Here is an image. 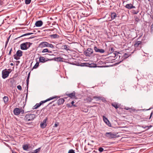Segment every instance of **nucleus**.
<instances>
[{"label": "nucleus", "mask_w": 153, "mask_h": 153, "mask_svg": "<svg viewBox=\"0 0 153 153\" xmlns=\"http://www.w3.org/2000/svg\"><path fill=\"white\" fill-rule=\"evenodd\" d=\"M130 108H129L128 107H126V108H125V109L126 110H129V109H130Z\"/></svg>", "instance_id": "603ef678"}, {"label": "nucleus", "mask_w": 153, "mask_h": 153, "mask_svg": "<svg viewBox=\"0 0 153 153\" xmlns=\"http://www.w3.org/2000/svg\"><path fill=\"white\" fill-rule=\"evenodd\" d=\"M109 51L110 52V53H113L114 52H116L114 51V48H111L109 49Z\"/></svg>", "instance_id": "bb28decb"}, {"label": "nucleus", "mask_w": 153, "mask_h": 153, "mask_svg": "<svg viewBox=\"0 0 153 153\" xmlns=\"http://www.w3.org/2000/svg\"><path fill=\"white\" fill-rule=\"evenodd\" d=\"M138 13V11H135L134 10L133 11V13L134 14H137Z\"/></svg>", "instance_id": "a19ab883"}, {"label": "nucleus", "mask_w": 153, "mask_h": 153, "mask_svg": "<svg viewBox=\"0 0 153 153\" xmlns=\"http://www.w3.org/2000/svg\"><path fill=\"white\" fill-rule=\"evenodd\" d=\"M152 114H153V111H152L151 112V114H150V117L149 118V119H150L151 118V117Z\"/></svg>", "instance_id": "37998d69"}, {"label": "nucleus", "mask_w": 153, "mask_h": 153, "mask_svg": "<svg viewBox=\"0 0 153 153\" xmlns=\"http://www.w3.org/2000/svg\"><path fill=\"white\" fill-rule=\"evenodd\" d=\"M27 33V35H29L32 34H33V33Z\"/></svg>", "instance_id": "49530a36"}, {"label": "nucleus", "mask_w": 153, "mask_h": 153, "mask_svg": "<svg viewBox=\"0 0 153 153\" xmlns=\"http://www.w3.org/2000/svg\"><path fill=\"white\" fill-rule=\"evenodd\" d=\"M43 24V22L41 20L38 21L36 22L35 25L37 27H40L42 26Z\"/></svg>", "instance_id": "9b49d317"}, {"label": "nucleus", "mask_w": 153, "mask_h": 153, "mask_svg": "<svg viewBox=\"0 0 153 153\" xmlns=\"http://www.w3.org/2000/svg\"><path fill=\"white\" fill-rule=\"evenodd\" d=\"M12 153H17L16 152H15L14 151H13V150H12Z\"/></svg>", "instance_id": "6e6d98bb"}, {"label": "nucleus", "mask_w": 153, "mask_h": 153, "mask_svg": "<svg viewBox=\"0 0 153 153\" xmlns=\"http://www.w3.org/2000/svg\"><path fill=\"white\" fill-rule=\"evenodd\" d=\"M48 53H52V51H49L48 50Z\"/></svg>", "instance_id": "13d9d810"}, {"label": "nucleus", "mask_w": 153, "mask_h": 153, "mask_svg": "<svg viewBox=\"0 0 153 153\" xmlns=\"http://www.w3.org/2000/svg\"><path fill=\"white\" fill-rule=\"evenodd\" d=\"M152 126L151 125H150V126H147V127H148L149 128H151V127H152Z\"/></svg>", "instance_id": "864d4df0"}, {"label": "nucleus", "mask_w": 153, "mask_h": 153, "mask_svg": "<svg viewBox=\"0 0 153 153\" xmlns=\"http://www.w3.org/2000/svg\"><path fill=\"white\" fill-rule=\"evenodd\" d=\"M27 95H26V99H27Z\"/></svg>", "instance_id": "0e129e2a"}, {"label": "nucleus", "mask_w": 153, "mask_h": 153, "mask_svg": "<svg viewBox=\"0 0 153 153\" xmlns=\"http://www.w3.org/2000/svg\"><path fill=\"white\" fill-rule=\"evenodd\" d=\"M80 1L83 3H85V0H80Z\"/></svg>", "instance_id": "8fccbe9b"}, {"label": "nucleus", "mask_w": 153, "mask_h": 153, "mask_svg": "<svg viewBox=\"0 0 153 153\" xmlns=\"http://www.w3.org/2000/svg\"><path fill=\"white\" fill-rule=\"evenodd\" d=\"M142 127L144 129H145L147 127V126L144 127L143 126H142Z\"/></svg>", "instance_id": "bf43d9fd"}, {"label": "nucleus", "mask_w": 153, "mask_h": 153, "mask_svg": "<svg viewBox=\"0 0 153 153\" xmlns=\"http://www.w3.org/2000/svg\"><path fill=\"white\" fill-rule=\"evenodd\" d=\"M51 103H52V102H51L49 104H51Z\"/></svg>", "instance_id": "774afa93"}, {"label": "nucleus", "mask_w": 153, "mask_h": 153, "mask_svg": "<svg viewBox=\"0 0 153 153\" xmlns=\"http://www.w3.org/2000/svg\"><path fill=\"white\" fill-rule=\"evenodd\" d=\"M112 105L116 109H117L118 108V105L117 103H112Z\"/></svg>", "instance_id": "393cba45"}, {"label": "nucleus", "mask_w": 153, "mask_h": 153, "mask_svg": "<svg viewBox=\"0 0 153 153\" xmlns=\"http://www.w3.org/2000/svg\"><path fill=\"white\" fill-rule=\"evenodd\" d=\"M5 103H6L8 101V98L7 97H4L3 98Z\"/></svg>", "instance_id": "412c9836"}, {"label": "nucleus", "mask_w": 153, "mask_h": 153, "mask_svg": "<svg viewBox=\"0 0 153 153\" xmlns=\"http://www.w3.org/2000/svg\"><path fill=\"white\" fill-rule=\"evenodd\" d=\"M111 20H113L117 17V15L115 12H113L111 13Z\"/></svg>", "instance_id": "4468645a"}, {"label": "nucleus", "mask_w": 153, "mask_h": 153, "mask_svg": "<svg viewBox=\"0 0 153 153\" xmlns=\"http://www.w3.org/2000/svg\"><path fill=\"white\" fill-rule=\"evenodd\" d=\"M22 55V52L20 50H18L17 51L16 54L14 55V59L16 60H18L20 59V57Z\"/></svg>", "instance_id": "20e7f679"}, {"label": "nucleus", "mask_w": 153, "mask_h": 153, "mask_svg": "<svg viewBox=\"0 0 153 153\" xmlns=\"http://www.w3.org/2000/svg\"><path fill=\"white\" fill-rule=\"evenodd\" d=\"M25 43L27 46V49L30 47L31 45L32 44V43H30V42H25Z\"/></svg>", "instance_id": "cd10ccee"}, {"label": "nucleus", "mask_w": 153, "mask_h": 153, "mask_svg": "<svg viewBox=\"0 0 153 153\" xmlns=\"http://www.w3.org/2000/svg\"><path fill=\"white\" fill-rule=\"evenodd\" d=\"M13 65V63H11L10 64V65H12H12Z\"/></svg>", "instance_id": "e2e57ef3"}, {"label": "nucleus", "mask_w": 153, "mask_h": 153, "mask_svg": "<svg viewBox=\"0 0 153 153\" xmlns=\"http://www.w3.org/2000/svg\"><path fill=\"white\" fill-rule=\"evenodd\" d=\"M94 49L96 52L100 53H103L105 51L104 50L98 48L96 46L94 47Z\"/></svg>", "instance_id": "0eeeda50"}, {"label": "nucleus", "mask_w": 153, "mask_h": 153, "mask_svg": "<svg viewBox=\"0 0 153 153\" xmlns=\"http://www.w3.org/2000/svg\"><path fill=\"white\" fill-rule=\"evenodd\" d=\"M56 98H57V97L55 96L53 97H50L49 98H48L45 100L41 101L39 103H36V105L33 107V109H37L43 103H45L48 101L53 99H54Z\"/></svg>", "instance_id": "f257e3e1"}, {"label": "nucleus", "mask_w": 153, "mask_h": 153, "mask_svg": "<svg viewBox=\"0 0 153 153\" xmlns=\"http://www.w3.org/2000/svg\"><path fill=\"white\" fill-rule=\"evenodd\" d=\"M125 7L128 9H131L132 8H135V6H133L131 4H126Z\"/></svg>", "instance_id": "2eb2a0df"}, {"label": "nucleus", "mask_w": 153, "mask_h": 153, "mask_svg": "<svg viewBox=\"0 0 153 153\" xmlns=\"http://www.w3.org/2000/svg\"><path fill=\"white\" fill-rule=\"evenodd\" d=\"M9 148H10L11 150H12L11 148V147H10H10H9Z\"/></svg>", "instance_id": "69168bd1"}, {"label": "nucleus", "mask_w": 153, "mask_h": 153, "mask_svg": "<svg viewBox=\"0 0 153 153\" xmlns=\"http://www.w3.org/2000/svg\"><path fill=\"white\" fill-rule=\"evenodd\" d=\"M39 61L42 63H44L45 62V58L42 56H40L39 58Z\"/></svg>", "instance_id": "a211bd4d"}, {"label": "nucleus", "mask_w": 153, "mask_h": 153, "mask_svg": "<svg viewBox=\"0 0 153 153\" xmlns=\"http://www.w3.org/2000/svg\"><path fill=\"white\" fill-rule=\"evenodd\" d=\"M151 32H153V23L152 24L151 27Z\"/></svg>", "instance_id": "58836bf2"}, {"label": "nucleus", "mask_w": 153, "mask_h": 153, "mask_svg": "<svg viewBox=\"0 0 153 153\" xmlns=\"http://www.w3.org/2000/svg\"><path fill=\"white\" fill-rule=\"evenodd\" d=\"M50 37L53 39H56L57 38H59V36L57 35L56 34H52L50 35Z\"/></svg>", "instance_id": "f3484780"}, {"label": "nucleus", "mask_w": 153, "mask_h": 153, "mask_svg": "<svg viewBox=\"0 0 153 153\" xmlns=\"http://www.w3.org/2000/svg\"><path fill=\"white\" fill-rule=\"evenodd\" d=\"M142 42L140 41H137L134 44V46L135 47H137L140 44H141Z\"/></svg>", "instance_id": "6ab92c4d"}, {"label": "nucleus", "mask_w": 153, "mask_h": 153, "mask_svg": "<svg viewBox=\"0 0 153 153\" xmlns=\"http://www.w3.org/2000/svg\"><path fill=\"white\" fill-rule=\"evenodd\" d=\"M93 98L94 99H97V100H99L100 99V97H96V96H95L93 97Z\"/></svg>", "instance_id": "ea45409f"}, {"label": "nucleus", "mask_w": 153, "mask_h": 153, "mask_svg": "<svg viewBox=\"0 0 153 153\" xmlns=\"http://www.w3.org/2000/svg\"><path fill=\"white\" fill-rule=\"evenodd\" d=\"M7 45H6V44L5 45L4 47V48L5 49L6 48L7 46Z\"/></svg>", "instance_id": "052dcab7"}, {"label": "nucleus", "mask_w": 153, "mask_h": 153, "mask_svg": "<svg viewBox=\"0 0 153 153\" xmlns=\"http://www.w3.org/2000/svg\"><path fill=\"white\" fill-rule=\"evenodd\" d=\"M67 105L68 107H71L72 106V105H70L69 104H67Z\"/></svg>", "instance_id": "09e8293b"}, {"label": "nucleus", "mask_w": 153, "mask_h": 153, "mask_svg": "<svg viewBox=\"0 0 153 153\" xmlns=\"http://www.w3.org/2000/svg\"><path fill=\"white\" fill-rule=\"evenodd\" d=\"M31 1V0H25V3L26 4H29Z\"/></svg>", "instance_id": "c756f323"}, {"label": "nucleus", "mask_w": 153, "mask_h": 153, "mask_svg": "<svg viewBox=\"0 0 153 153\" xmlns=\"http://www.w3.org/2000/svg\"><path fill=\"white\" fill-rule=\"evenodd\" d=\"M39 65V63L37 62H36L34 66L33 67V69H36L37 68Z\"/></svg>", "instance_id": "b1692460"}, {"label": "nucleus", "mask_w": 153, "mask_h": 153, "mask_svg": "<svg viewBox=\"0 0 153 153\" xmlns=\"http://www.w3.org/2000/svg\"><path fill=\"white\" fill-rule=\"evenodd\" d=\"M36 115L34 114H26L24 118L25 121L27 122L32 121L35 118Z\"/></svg>", "instance_id": "f03ea898"}, {"label": "nucleus", "mask_w": 153, "mask_h": 153, "mask_svg": "<svg viewBox=\"0 0 153 153\" xmlns=\"http://www.w3.org/2000/svg\"><path fill=\"white\" fill-rule=\"evenodd\" d=\"M105 136L109 139L115 138L117 137L116 134L111 132H106L105 134Z\"/></svg>", "instance_id": "7ed1b4c3"}, {"label": "nucleus", "mask_w": 153, "mask_h": 153, "mask_svg": "<svg viewBox=\"0 0 153 153\" xmlns=\"http://www.w3.org/2000/svg\"><path fill=\"white\" fill-rule=\"evenodd\" d=\"M7 71H8V72H10V73L12 71V70L10 68L7 70Z\"/></svg>", "instance_id": "a18cd8bd"}, {"label": "nucleus", "mask_w": 153, "mask_h": 153, "mask_svg": "<svg viewBox=\"0 0 153 153\" xmlns=\"http://www.w3.org/2000/svg\"><path fill=\"white\" fill-rule=\"evenodd\" d=\"M12 51V48H11L10 51L9 52V53H8V55H11V51Z\"/></svg>", "instance_id": "c03bdc74"}, {"label": "nucleus", "mask_w": 153, "mask_h": 153, "mask_svg": "<svg viewBox=\"0 0 153 153\" xmlns=\"http://www.w3.org/2000/svg\"><path fill=\"white\" fill-rule=\"evenodd\" d=\"M63 48L67 50H69V49L68 48V46L66 45H64L63 46Z\"/></svg>", "instance_id": "2f4dec72"}, {"label": "nucleus", "mask_w": 153, "mask_h": 153, "mask_svg": "<svg viewBox=\"0 0 153 153\" xmlns=\"http://www.w3.org/2000/svg\"><path fill=\"white\" fill-rule=\"evenodd\" d=\"M68 153H75L73 149L70 150Z\"/></svg>", "instance_id": "c9c22d12"}, {"label": "nucleus", "mask_w": 153, "mask_h": 153, "mask_svg": "<svg viewBox=\"0 0 153 153\" xmlns=\"http://www.w3.org/2000/svg\"><path fill=\"white\" fill-rule=\"evenodd\" d=\"M20 48L22 50H26L27 49L25 43L22 44L20 45Z\"/></svg>", "instance_id": "ddd939ff"}, {"label": "nucleus", "mask_w": 153, "mask_h": 153, "mask_svg": "<svg viewBox=\"0 0 153 153\" xmlns=\"http://www.w3.org/2000/svg\"><path fill=\"white\" fill-rule=\"evenodd\" d=\"M74 101H72V102H71V104L73 106H74L75 107H76V106L74 104Z\"/></svg>", "instance_id": "79ce46f5"}, {"label": "nucleus", "mask_w": 153, "mask_h": 153, "mask_svg": "<svg viewBox=\"0 0 153 153\" xmlns=\"http://www.w3.org/2000/svg\"><path fill=\"white\" fill-rule=\"evenodd\" d=\"M84 65L82 66H88L90 67H96V64H90L88 63H85L83 64Z\"/></svg>", "instance_id": "9d476101"}, {"label": "nucleus", "mask_w": 153, "mask_h": 153, "mask_svg": "<svg viewBox=\"0 0 153 153\" xmlns=\"http://www.w3.org/2000/svg\"><path fill=\"white\" fill-rule=\"evenodd\" d=\"M47 119H45L43 121V122L40 123V126L42 128H45L46 126L47 125L46 121Z\"/></svg>", "instance_id": "f8f14e48"}, {"label": "nucleus", "mask_w": 153, "mask_h": 153, "mask_svg": "<svg viewBox=\"0 0 153 153\" xmlns=\"http://www.w3.org/2000/svg\"><path fill=\"white\" fill-rule=\"evenodd\" d=\"M102 118L103 119V120L106 123V124L107 125L109 126H111V124L110 123L108 119L105 116H102Z\"/></svg>", "instance_id": "1a4fd4ad"}, {"label": "nucleus", "mask_w": 153, "mask_h": 153, "mask_svg": "<svg viewBox=\"0 0 153 153\" xmlns=\"http://www.w3.org/2000/svg\"><path fill=\"white\" fill-rule=\"evenodd\" d=\"M54 126H55V127H57L58 126V124H56V123H55V124H54Z\"/></svg>", "instance_id": "4d7b16f0"}, {"label": "nucleus", "mask_w": 153, "mask_h": 153, "mask_svg": "<svg viewBox=\"0 0 153 153\" xmlns=\"http://www.w3.org/2000/svg\"><path fill=\"white\" fill-rule=\"evenodd\" d=\"M10 37V36L8 38H7V40H8V41H9V40Z\"/></svg>", "instance_id": "5fc2aeb1"}, {"label": "nucleus", "mask_w": 153, "mask_h": 153, "mask_svg": "<svg viewBox=\"0 0 153 153\" xmlns=\"http://www.w3.org/2000/svg\"><path fill=\"white\" fill-rule=\"evenodd\" d=\"M48 43L46 42H42L39 44V47L41 48L48 47Z\"/></svg>", "instance_id": "6e6552de"}, {"label": "nucleus", "mask_w": 153, "mask_h": 153, "mask_svg": "<svg viewBox=\"0 0 153 153\" xmlns=\"http://www.w3.org/2000/svg\"><path fill=\"white\" fill-rule=\"evenodd\" d=\"M98 150L100 152H101L103 151L104 149L102 147H100L99 148Z\"/></svg>", "instance_id": "72a5a7b5"}, {"label": "nucleus", "mask_w": 153, "mask_h": 153, "mask_svg": "<svg viewBox=\"0 0 153 153\" xmlns=\"http://www.w3.org/2000/svg\"><path fill=\"white\" fill-rule=\"evenodd\" d=\"M69 96L71 98H72L75 96V94L71 93L69 95Z\"/></svg>", "instance_id": "c85d7f7f"}, {"label": "nucleus", "mask_w": 153, "mask_h": 153, "mask_svg": "<svg viewBox=\"0 0 153 153\" xmlns=\"http://www.w3.org/2000/svg\"><path fill=\"white\" fill-rule=\"evenodd\" d=\"M85 55L86 56H90L91 55L90 53L89 52H88L86 51L85 52Z\"/></svg>", "instance_id": "7c9ffc66"}, {"label": "nucleus", "mask_w": 153, "mask_h": 153, "mask_svg": "<svg viewBox=\"0 0 153 153\" xmlns=\"http://www.w3.org/2000/svg\"><path fill=\"white\" fill-rule=\"evenodd\" d=\"M48 49L46 48V49H44L42 50V53L48 52Z\"/></svg>", "instance_id": "f704fd0d"}, {"label": "nucleus", "mask_w": 153, "mask_h": 153, "mask_svg": "<svg viewBox=\"0 0 153 153\" xmlns=\"http://www.w3.org/2000/svg\"><path fill=\"white\" fill-rule=\"evenodd\" d=\"M14 114L16 115H19L20 114H23L24 113V111L22 109H20L19 108H16L13 110Z\"/></svg>", "instance_id": "423d86ee"}, {"label": "nucleus", "mask_w": 153, "mask_h": 153, "mask_svg": "<svg viewBox=\"0 0 153 153\" xmlns=\"http://www.w3.org/2000/svg\"><path fill=\"white\" fill-rule=\"evenodd\" d=\"M111 55L109 56V58H111V57H112L114 58L116 56V53L115 52H114L113 53H111Z\"/></svg>", "instance_id": "a878e982"}, {"label": "nucleus", "mask_w": 153, "mask_h": 153, "mask_svg": "<svg viewBox=\"0 0 153 153\" xmlns=\"http://www.w3.org/2000/svg\"><path fill=\"white\" fill-rule=\"evenodd\" d=\"M27 36V33H25V34H24L23 35H22L21 36H20V37H23V36Z\"/></svg>", "instance_id": "de8ad7c7"}, {"label": "nucleus", "mask_w": 153, "mask_h": 153, "mask_svg": "<svg viewBox=\"0 0 153 153\" xmlns=\"http://www.w3.org/2000/svg\"><path fill=\"white\" fill-rule=\"evenodd\" d=\"M48 47L51 48H53L54 47V46L53 45L51 44H50L48 43Z\"/></svg>", "instance_id": "473e14b6"}, {"label": "nucleus", "mask_w": 153, "mask_h": 153, "mask_svg": "<svg viewBox=\"0 0 153 153\" xmlns=\"http://www.w3.org/2000/svg\"><path fill=\"white\" fill-rule=\"evenodd\" d=\"M8 42H9V41H8V40H7L6 41V42H5V44H6V45H7V44H8Z\"/></svg>", "instance_id": "3c124183"}, {"label": "nucleus", "mask_w": 153, "mask_h": 153, "mask_svg": "<svg viewBox=\"0 0 153 153\" xmlns=\"http://www.w3.org/2000/svg\"><path fill=\"white\" fill-rule=\"evenodd\" d=\"M91 142H94V141H93V140H92V141H91Z\"/></svg>", "instance_id": "338daca9"}, {"label": "nucleus", "mask_w": 153, "mask_h": 153, "mask_svg": "<svg viewBox=\"0 0 153 153\" xmlns=\"http://www.w3.org/2000/svg\"><path fill=\"white\" fill-rule=\"evenodd\" d=\"M17 88L19 90L21 91L22 90V87L20 85H19L17 86Z\"/></svg>", "instance_id": "e433bc0d"}, {"label": "nucleus", "mask_w": 153, "mask_h": 153, "mask_svg": "<svg viewBox=\"0 0 153 153\" xmlns=\"http://www.w3.org/2000/svg\"><path fill=\"white\" fill-rule=\"evenodd\" d=\"M6 146H8V147H10V146H9V145H8V144H6Z\"/></svg>", "instance_id": "680f3d73"}, {"label": "nucleus", "mask_w": 153, "mask_h": 153, "mask_svg": "<svg viewBox=\"0 0 153 153\" xmlns=\"http://www.w3.org/2000/svg\"><path fill=\"white\" fill-rule=\"evenodd\" d=\"M87 51L89 52L90 54H91L93 53V50L92 49L90 48H88L87 50Z\"/></svg>", "instance_id": "5701e85b"}, {"label": "nucleus", "mask_w": 153, "mask_h": 153, "mask_svg": "<svg viewBox=\"0 0 153 153\" xmlns=\"http://www.w3.org/2000/svg\"><path fill=\"white\" fill-rule=\"evenodd\" d=\"M123 56L125 57V58H126L128 57V56L127 53H125L123 55Z\"/></svg>", "instance_id": "4c0bfd02"}, {"label": "nucleus", "mask_w": 153, "mask_h": 153, "mask_svg": "<svg viewBox=\"0 0 153 153\" xmlns=\"http://www.w3.org/2000/svg\"><path fill=\"white\" fill-rule=\"evenodd\" d=\"M30 73H29L28 74V76H27V80H26V82H27V88H28V84H29V77H30Z\"/></svg>", "instance_id": "aec40b11"}, {"label": "nucleus", "mask_w": 153, "mask_h": 153, "mask_svg": "<svg viewBox=\"0 0 153 153\" xmlns=\"http://www.w3.org/2000/svg\"><path fill=\"white\" fill-rule=\"evenodd\" d=\"M10 74V72L7 71V69H5L2 71V77L3 79L7 78Z\"/></svg>", "instance_id": "39448f33"}, {"label": "nucleus", "mask_w": 153, "mask_h": 153, "mask_svg": "<svg viewBox=\"0 0 153 153\" xmlns=\"http://www.w3.org/2000/svg\"><path fill=\"white\" fill-rule=\"evenodd\" d=\"M23 148L24 150H27L28 149V146L27 144L24 145L23 146Z\"/></svg>", "instance_id": "4be33fe9"}, {"label": "nucleus", "mask_w": 153, "mask_h": 153, "mask_svg": "<svg viewBox=\"0 0 153 153\" xmlns=\"http://www.w3.org/2000/svg\"><path fill=\"white\" fill-rule=\"evenodd\" d=\"M64 100L63 98H61L58 100L57 104L59 105H61L64 103Z\"/></svg>", "instance_id": "dca6fc26"}]
</instances>
